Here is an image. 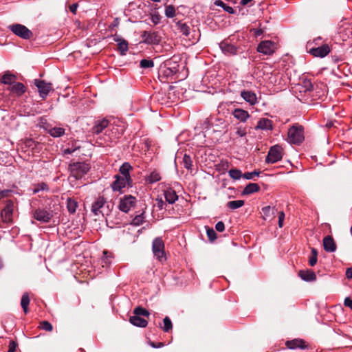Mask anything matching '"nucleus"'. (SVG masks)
Segmentation results:
<instances>
[{"instance_id": "f257e3e1", "label": "nucleus", "mask_w": 352, "mask_h": 352, "mask_svg": "<svg viewBox=\"0 0 352 352\" xmlns=\"http://www.w3.org/2000/svg\"><path fill=\"white\" fill-rule=\"evenodd\" d=\"M305 139L304 128L301 125H293L287 133V140L290 144H300Z\"/></svg>"}, {"instance_id": "f03ea898", "label": "nucleus", "mask_w": 352, "mask_h": 352, "mask_svg": "<svg viewBox=\"0 0 352 352\" xmlns=\"http://www.w3.org/2000/svg\"><path fill=\"white\" fill-rule=\"evenodd\" d=\"M89 169L90 166L86 162H74L69 165L71 175L76 179H80L87 174Z\"/></svg>"}, {"instance_id": "7ed1b4c3", "label": "nucleus", "mask_w": 352, "mask_h": 352, "mask_svg": "<svg viewBox=\"0 0 352 352\" xmlns=\"http://www.w3.org/2000/svg\"><path fill=\"white\" fill-rule=\"evenodd\" d=\"M114 177L115 180L111 185V187L113 191L122 192L123 188L132 186L133 181L131 177H122V176L116 175Z\"/></svg>"}, {"instance_id": "20e7f679", "label": "nucleus", "mask_w": 352, "mask_h": 352, "mask_svg": "<svg viewBox=\"0 0 352 352\" xmlns=\"http://www.w3.org/2000/svg\"><path fill=\"white\" fill-rule=\"evenodd\" d=\"M9 30L15 35L23 39H30L32 37L33 33L23 25L16 23L9 25Z\"/></svg>"}, {"instance_id": "39448f33", "label": "nucleus", "mask_w": 352, "mask_h": 352, "mask_svg": "<svg viewBox=\"0 0 352 352\" xmlns=\"http://www.w3.org/2000/svg\"><path fill=\"white\" fill-rule=\"evenodd\" d=\"M152 250L154 256L160 262L166 260L164 243L160 237H157L153 241Z\"/></svg>"}, {"instance_id": "423d86ee", "label": "nucleus", "mask_w": 352, "mask_h": 352, "mask_svg": "<svg viewBox=\"0 0 352 352\" xmlns=\"http://www.w3.org/2000/svg\"><path fill=\"white\" fill-rule=\"evenodd\" d=\"M283 158V148L279 145H274L270 148L265 159L267 164L276 163Z\"/></svg>"}, {"instance_id": "0eeeda50", "label": "nucleus", "mask_w": 352, "mask_h": 352, "mask_svg": "<svg viewBox=\"0 0 352 352\" xmlns=\"http://www.w3.org/2000/svg\"><path fill=\"white\" fill-rule=\"evenodd\" d=\"M34 85L37 87L39 96L43 100H45L48 96L49 93L53 91L52 83L46 82L45 80L40 79H35L34 80Z\"/></svg>"}, {"instance_id": "6e6552de", "label": "nucleus", "mask_w": 352, "mask_h": 352, "mask_svg": "<svg viewBox=\"0 0 352 352\" xmlns=\"http://www.w3.org/2000/svg\"><path fill=\"white\" fill-rule=\"evenodd\" d=\"M106 200L103 197H99L92 204L91 206V212L96 215L102 216L107 215L109 210L105 209L106 206Z\"/></svg>"}, {"instance_id": "1a4fd4ad", "label": "nucleus", "mask_w": 352, "mask_h": 352, "mask_svg": "<svg viewBox=\"0 0 352 352\" xmlns=\"http://www.w3.org/2000/svg\"><path fill=\"white\" fill-rule=\"evenodd\" d=\"M136 199L132 195H125L120 199L118 208L122 212L127 213L129 210L135 207Z\"/></svg>"}, {"instance_id": "9d476101", "label": "nucleus", "mask_w": 352, "mask_h": 352, "mask_svg": "<svg viewBox=\"0 0 352 352\" xmlns=\"http://www.w3.org/2000/svg\"><path fill=\"white\" fill-rule=\"evenodd\" d=\"M33 217L42 223H48L53 217V212L50 210L38 208L34 210Z\"/></svg>"}, {"instance_id": "9b49d317", "label": "nucleus", "mask_w": 352, "mask_h": 352, "mask_svg": "<svg viewBox=\"0 0 352 352\" xmlns=\"http://www.w3.org/2000/svg\"><path fill=\"white\" fill-rule=\"evenodd\" d=\"M275 49L276 43L271 41H263L261 42L257 47V51L265 55L272 54Z\"/></svg>"}, {"instance_id": "f8f14e48", "label": "nucleus", "mask_w": 352, "mask_h": 352, "mask_svg": "<svg viewBox=\"0 0 352 352\" xmlns=\"http://www.w3.org/2000/svg\"><path fill=\"white\" fill-rule=\"evenodd\" d=\"M179 71V64L177 61L170 59L164 63V67L162 73L164 76L168 77L177 73Z\"/></svg>"}, {"instance_id": "ddd939ff", "label": "nucleus", "mask_w": 352, "mask_h": 352, "mask_svg": "<svg viewBox=\"0 0 352 352\" xmlns=\"http://www.w3.org/2000/svg\"><path fill=\"white\" fill-rule=\"evenodd\" d=\"M141 36L143 42L148 45H157L160 42V37L156 32H142Z\"/></svg>"}, {"instance_id": "4468645a", "label": "nucleus", "mask_w": 352, "mask_h": 352, "mask_svg": "<svg viewBox=\"0 0 352 352\" xmlns=\"http://www.w3.org/2000/svg\"><path fill=\"white\" fill-rule=\"evenodd\" d=\"M219 47L222 52L228 56H234L238 53V47L230 43L228 39H226L219 43Z\"/></svg>"}, {"instance_id": "2eb2a0df", "label": "nucleus", "mask_w": 352, "mask_h": 352, "mask_svg": "<svg viewBox=\"0 0 352 352\" xmlns=\"http://www.w3.org/2000/svg\"><path fill=\"white\" fill-rule=\"evenodd\" d=\"M14 210V203L11 200L6 201L5 208L1 210V214L3 221L9 222L12 219V216Z\"/></svg>"}, {"instance_id": "dca6fc26", "label": "nucleus", "mask_w": 352, "mask_h": 352, "mask_svg": "<svg viewBox=\"0 0 352 352\" xmlns=\"http://www.w3.org/2000/svg\"><path fill=\"white\" fill-rule=\"evenodd\" d=\"M241 97L249 104L253 106L258 103L256 94L250 90H243L241 91Z\"/></svg>"}, {"instance_id": "f3484780", "label": "nucleus", "mask_w": 352, "mask_h": 352, "mask_svg": "<svg viewBox=\"0 0 352 352\" xmlns=\"http://www.w3.org/2000/svg\"><path fill=\"white\" fill-rule=\"evenodd\" d=\"M330 47L328 45L324 44L318 47L310 50V54L315 57L323 58L330 52Z\"/></svg>"}, {"instance_id": "a211bd4d", "label": "nucleus", "mask_w": 352, "mask_h": 352, "mask_svg": "<svg viewBox=\"0 0 352 352\" xmlns=\"http://www.w3.org/2000/svg\"><path fill=\"white\" fill-rule=\"evenodd\" d=\"M324 250L327 252H334L336 250L337 246L333 238L327 235L323 239Z\"/></svg>"}, {"instance_id": "6ab92c4d", "label": "nucleus", "mask_w": 352, "mask_h": 352, "mask_svg": "<svg viewBox=\"0 0 352 352\" xmlns=\"http://www.w3.org/2000/svg\"><path fill=\"white\" fill-rule=\"evenodd\" d=\"M109 125V120L103 118L96 121L95 124L91 128V132L94 134H100Z\"/></svg>"}, {"instance_id": "aec40b11", "label": "nucleus", "mask_w": 352, "mask_h": 352, "mask_svg": "<svg viewBox=\"0 0 352 352\" xmlns=\"http://www.w3.org/2000/svg\"><path fill=\"white\" fill-rule=\"evenodd\" d=\"M232 114L236 119L242 122H245L247 120L250 118V114L248 111L240 108L235 109L232 111Z\"/></svg>"}, {"instance_id": "412c9836", "label": "nucleus", "mask_w": 352, "mask_h": 352, "mask_svg": "<svg viewBox=\"0 0 352 352\" xmlns=\"http://www.w3.org/2000/svg\"><path fill=\"white\" fill-rule=\"evenodd\" d=\"M255 129L271 131L273 129L272 121L268 118H261L258 121Z\"/></svg>"}, {"instance_id": "4be33fe9", "label": "nucleus", "mask_w": 352, "mask_h": 352, "mask_svg": "<svg viewBox=\"0 0 352 352\" xmlns=\"http://www.w3.org/2000/svg\"><path fill=\"white\" fill-rule=\"evenodd\" d=\"M164 195L166 201L170 204H174L177 199L178 196L174 189L168 188L164 191Z\"/></svg>"}, {"instance_id": "5701e85b", "label": "nucleus", "mask_w": 352, "mask_h": 352, "mask_svg": "<svg viewBox=\"0 0 352 352\" xmlns=\"http://www.w3.org/2000/svg\"><path fill=\"white\" fill-rule=\"evenodd\" d=\"M8 90L13 93L14 94L20 96L25 92L26 88L23 83L16 82L14 84H13L8 88Z\"/></svg>"}, {"instance_id": "b1692460", "label": "nucleus", "mask_w": 352, "mask_h": 352, "mask_svg": "<svg viewBox=\"0 0 352 352\" xmlns=\"http://www.w3.org/2000/svg\"><path fill=\"white\" fill-rule=\"evenodd\" d=\"M287 348L290 349H304L306 348L304 340L300 339H294L292 340L287 341L285 343Z\"/></svg>"}, {"instance_id": "393cba45", "label": "nucleus", "mask_w": 352, "mask_h": 352, "mask_svg": "<svg viewBox=\"0 0 352 352\" xmlns=\"http://www.w3.org/2000/svg\"><path fill=\"white\" fill-rule=\"evenodd\" d=\"M16 76L12 74L10 71L4 72L3 75L1 78V82L5 85H9L12 86L16 82Z\"/></svg>"}, {"instance_id": "a878e982", "label": "nucleus", "mask_w": 352, "mask_h": 352, "mask_svg": "<svg viewBox=\"0 0 352 352\" xmlns=\"http://www.w3.org/2000/svg\"><path fill=\"white\" fill-rule=\"evenodd\" d=\"M129 322L134 326L138 327H146L148 324L147 320L138 316H132L129 318Z\"/></svg>"}, {"instance_id": "bb28decb", "label": "nucleus", "mask_w": 352, "mask_h": 352, "mask_svg": "<svg viewBox=\"0 0 352 352\" xmlns=\"http://www.w3.org/2000/svg\"><path fill=\"white\" fill-rule=\"evenodd\" d=\"M300 277L305 281H313L316 279V275L311 270H300L299 272Z\"/></svg>"}, {"instance_id": "cd10ccee", "label": "nucleus", "mask_w": 352, "mask_h": 352, "mask_svg": "<svg viewBox=\"0 0 352 352\" xmlns=\"http://www.w3.org/2000/svg\"><path fill=\"white\" fill-rule=\"evenodd\" d=\"M113 40L118 43V50L120 51L121 54H125L129 50L128 42L119 37H114Z\"/></svg>"}, {"instance_id": "c85d7f7f", "label": "nucleus", "mask_w": 352, "mask_h": 352, "mask_svg": "<svg viewBox=\"0 0 352 352\" xmlns=\"http://www.w3.org/2000/svg\"><path fill=\"white\" fill-rule=\"evenodd\" d=\"M260 190V186L256 183H250L242 191L243 195H250Z\"/></svg>"}, {"instance_id": "c756f323", "label": "nucleus", "mask_w": 352, "mask_h": 352, "mask_svg": "<svg viewBox=\"0 0 352 352\" xmlns=\"http://www.w3.org/2000/svg\"><path fill=\"white\" fill-rule=\"evenodd\" d=\"M133 169L131 164L128 162H124L122 164V165L120 167L119 171H120V176H122V177H131L130 175V171Z\"/></svg>"}, {"instance_id": "7c9ffc66", "label": "nucleus", "mask_w": 352, "mask_h": 352, "mask_svg": "<svg viewBox=\"0 0 352 352\" xmlns=\"http://www.w3.org/2000/svg\"><path fill=\"white\" fill-rule=\"evenodd\" d=\"M177 26L178 30L180 31V32L182 33L183 35H184L186 37L190 36V27L186 23H182V21H178L177 23Z\"/></svg>"}, {"instance_id": "2f4dec72", "label": "nucleus", "mask_w": 352, "mask_h": 352, "mask_svg": "<svg viewBox=\"0 0 352 352\" xmlns=\"http://www.w3.org/2000/svg\"><path fill=\"white\" fill-rule=\"evenodd\" d=\"M161 179V175L160 173L156 170L152 171L148 176L146 177V181L148 184H153L157 182H159Z\"/></svg>"}, {"instance_id": "473e14b6", "label": "nucleus", "mask_w": 352, "mask_h": 352, "mask_svg": "<svg viewBox=\"0 0 352 352\" xmlns=\"http://www.w3.org/2000/svg\"><path fill=\"white\" fill-rule=\"evenodd\" d=\"M298 85L301 87L300 89V92L310 91L313 88L311 82L307 79L302 80Z\"/></svg>"}, {"instance_id": "72a5a7b5", "label": "nucleus", "mask_w": 352, "mask_h": 352, "mask_svg": "<svg viewBox=\"0 0 352 352\" xmlns=\"http://www.w3.org/2000/svg\"><path fill=\"white\" fill-rule=\"evenodd\" d=\"M113 255L111 252L107 250L103 251V256L102 258V267H108L111 263V258Z\"/></svg>"}, {"instance_id": "f704fd0d", "label": "nucleus", "mask_w": 352, "mask_h": 352, "mask_svg": "<svg viewBox=\"0 0 352 352\" xmlns=\"http://www.w3.org/2000/svg\"><path fill=\"white\" fill-rule=\"evenodd\" d=\"M78 207V202L72 199L68 198L67 199V208L69 213L74 214L76 211V208Z\"/></svg>"}, {"instance_id": "c9c22d12", "label": "nucleus", "mask_w": 352, "mask_h": 352, "mask_svg": "<svg viewBox=\"0 0 352 352\" xmlns=\"http://www.w3.org/2000/svg\"><path fill=\"white\" fill-rule=\"evenodd\" d=\"M30 304V297L28 293H24L22 295L21 300V305L25 314L28 312V305Z\"/></svg>"}, {"instance_id": "e433bc0d", "label": "nucleus", "mask_w": 352, "mask_h": 352, "mask_svg": "<svg viewBox=\"0 0 352 352\" xmlns=\"http://www.w3.org/2000/svg\"><path fill=\"white\" fill-rule=\"evenodd\" d=\"M245 202L243 200L230 201L227 203V207L231 210H236L242 207Z\"/></svg>"}, {"instance_id": "4c0bfd02", "label": "nucleus", "mask_w": 352, "mask_h": 352, "mask_svg": "<svg viewBox=\"0 0 352 352\" xmlns=\"http://www.w3.org/2000/svg\"><path fill=\"white\" fill-rule=\"evenodd\" d=\"M276 209L273 207V208H271L270 206H265V207H263L262 208V212L263 213V215H264V218L266 219V218H268V217H270L271 216H274L275 212H276Z\"/></svg>"}, {"instance_id": "58836bf2", "label": "nucleus", "mask_w": 352, "mask_h": 352, "mask_svg": "<svg viewBox=\"0 0 352 352\" xmlns=\"http://www.w3.org/2000/svg\"><path fill=\"white\" fill-rule=\"evenodd\" d=\"M145 216L144 212H142L140 214L136 215L131 221V224L135 226L142 225L144 221Z\"/></svg>"}, {"instance_id": "ea45409f", "label": "nucleus", "mask_w": 352, "mask_h": 352, "mask_svg": "<svg viewBox=\"0 0 352 352\" xmlns=\"http://www.w3.org/2000/svg\"><path fill=\"white\" fill-rule=\"evenodd\" d=\"M65 133V129L61 127H54L50 131V134L54 138L62 136Z\"/></svg>"}, {"instance_id": "a19ab883", "label": "nucleus", "mask_w": 352, "mask_h": 352, "mask_svg": "<svg viewBox=\"0 0 352 352\" xmlns=\"http://www.w3.org/2000/svg\"><path fill=\"white\" fill-rule=\"evenodd\" d=\"M183 166L188 170H191L192 167V160L190 155L185 154L182 160Z\"/></svg>"}, {"instance_id": "79ce46f5", "label": "nucleus", "mask_w": 352, "mask_h": 352, "mask_svg": "<svg viewBox=\"0 0 352 352\" xmlns=\"http://www.w3.org/2000/svg\"><path fill=\"white\" fill-rule=\"evenodd\" d=\"M318 261V251L316 248H311V256L309 260V264L311 266H314Z\"/></svg>"}, {"instance_id": "37998d69", "label": "nucleus", "mask_w": 352, "mask_h": 352, "mask_svg": "<svg viewBox=\"0 0 352 352\" xmlns=\"http://www.w3.org/2000/svg\"><path fill=\"white\" fill-rule=\"evenodd\" d=\"M163 322H164V326L162 327V329L164 330V331L168 332L170 330L172 329L173 324H172V322H171L170 319L169 318V317L166 316L164 318Z\"/></svg>"}, {"instance_id": "c03bdc74", "label": "nucleus", "mask_w": 352, "mask_h": 352, "mask_svg": "<svg viewBox=\"0 0 352 352\" xmlns=\"http://www.w3.org/2000/svg\"><path fill=\"white\" fill-rule=\"evenodd\" d=\"M228 173L230 177L233 179H239L243 177L241 171L236 168L230 170Z\"/></svg>"}, {"instance_id": "a18cd8bd", "label": "nucleus", "mask_w": 352, "mask_h": 352, "mask_svg": "<svg viewBox=\"0 0 352 352\" xmlns=\"http://www.w3.org/2000/svg\"><path fill=\"white\" fill-rule=\"evenodd\" d=\"M165 15L168 18H173L175 16V8L172 5L166 6Z\"/></svg>"}, {"instance_id": "49530a36", "label": "nucleus", "mask_w": 352, "mask_h": 352, "mask_svg": "<svg viewBox=\"0 0 352 352\" xmlns=\"http://www.w3.org/2000/svg\"><path fill=\"white\" fill-rule=\"evenodd\" d=\"M133 314H134V316H138L140 317V316H148L149 312L146 309H145L141 307H138L134 309Z\"/></svg>"}, {"instance_id": "de8ad7c7", "label": "nucleus", "mask_w": 352, "mask_h": 352, "mask_svg": "<svg viewBox=\"0 0 352 352\" xmlns=\"http://www.w3.org/2000/svg\"><path fill=\"white\" fill-rule=\"evenodd\" d=\"M140 65L142 68H151L154 66V62L153 60L142 59L140 60Z\"/></svg>"}, {"instance_id": "09e8293b", "label": "nucleus", "mask_w": 352, "mask_h": 352, "mask_svg": "<svg viewBox=\"0 0 352 352\" xmlns=\"http://www.w3.org/2000/svg\"><path fill=\"white\" fill-rule=\"evenodd\" d=\"M206 233L210 241H214L217 239V234L213 228H207Z\"/></svg>"}, {"instance_id": "8fccbe9b", "label": "nucleus", "mask_w": 352, "mask_h": 352, "mask_svg": "<svg viewBox=\"0 0 352 352\" xmlns=\"http://www.w3.org/2000/svg\"><path fill=\"white\" fill-rule=\"evenodd\" d=\"M40 327L42 329L47 331H52L53 329V327H52V324L46 320L42 321L40 323Z\"/></svg>"}, {"instance_id": "3c124183", "label": "nucleus", "mask_w": 352, "mask_h": 352, "mask_svg": "<svg viewBox=\"0 0 352 352\" xmlns=\"http://www.w3.org/2000/svg\"><path fill=\"white\" fill-rule=\"evenodd\" d=\"M260 173H261L260 171H256V170H254L252 172H247L243 175V177L246 179H252L255 176H257V177L259 176Z\"/></svg>"}, {"instance_id": "603ef678", "label": "nucleus", "mask_w": 352, "mask_h": 352, "mask_svg": "<svg viewBox=\"0 0 352 352\" xmlns=\"http://www.w3.org/2000/svg\"><path fill=\"white\" fill-rule=\"evenodd\" d=\"M48 187L47 185L45 183H40L38 184L36 187L33 190L34 193H37L41 190H47Z\"/></svg>"}, {"instance_id": "864d4df0", "label": "nucleus", "mask_w": 352, "mask_h": 352, "mask_svg": "<svg viewBox=\"0 0 352 352\" xmlns=\"http://www.w3.org/2000/svg\"><path fill=\"white\" fill-rule=\"evenodd\" d=\"M285 219V213L283 211H280L278 213V227L282 228L283 226V221Z\"/></svg>"}, {"instance_id": "5fc2aeb1", "label": "nucleus", "mask_w": 352, "mask_h": 352, "mask_svg": "<svg viewBox=\"0 0 352 352\" xmlns=\"http://www.w3.org/2000/svg\"><path fill=\"white\" fill-rule=\"evenodd\" d=\"M161 16L159 14H154L151 16V21L157 25L160 22Z\"/></svg>"}, {"instance_id": "6e6d98bb", "label": "nucleus", "mask_w": 352, "mask_h": 352, "mask_svg": "<svg viewBox=\"0 0 352 352\" xmlns=\"http://www.w3.org/2000/svg\"><path fill=\"white\" fill-rule=\"evenodd\" d=\"M215 229L218 232H223L225 230V225L223 221H218L215 225Z\"/></svg>"}, {"instance_id": "4d7b16f0", "label": "nucleus", "mask_w": 352, "mask_h": 352, "mask_svg": "<svg viewBox=\"0 0 352 352\" xmlns=\"http://www.w3.org/2000/svg\"><path fill=\"white\" fill-rule=\"evenodd\" d=\"M17 347V344L14 341H10L9 343V349L8 352H15Z\"/></svg>"}, {"instance_id": "13d9d810", "label": "nucleus", "mask_w": 352, "mask_h": 352, "mask_svg": "<svg viewBox=\"0 0 352 352\" xmlns=\"http://www.w3.org/2000/svg\"><path fill=\"white\" fill-rule=\"evenodd\" d=\"M236 133L240 137H244L247 134L246 129L245 128L239 127Z\"/></svg>"}, {"instance_id": "bf43d9fd", "label": "nucleus", "mask_w": 352, "mask_h": 352, "mask_svg": "<svg viewBox=\"0 0 352 352\" xmlns=\"http://www.w3.org/2000/svg\"><path fill=\"white\" fill-rule=\"evenodd\" d=\"M78 7V4L77 3H73L69 6V9L71 12L74 14H76L77 8Z\"/></svg>"}, {"instance_id": "052dcab7", "label": "nucleus", "mask_w": 352, "mask_h": 352, "mask_svg": "<svg viewBox=\"0 0 352 352\" xmlns=\"http://www.w3.org/2000/svg\"><path fill=\"white\" fill-rule=\"evenodd\" d=\"M223 10L227 12L229 14H234L235 13V10H234L233 8H232L231 6L227 5L226 3L225 6L223 8Z\"/></svg>"}, {"instance_id": "680f3d73", "label": "nucleus", "mask_w": 352, "mask_h": 352, "mask_svg": "<svg viewBox=\"0 0 352 352\" xmlns=\"http://www.w3.org/2000/svg\"><path fill=\"white\" fill-rule=\"evenodd\" d=\"M344 306L349 307L351 309H352V299H351L349 297H346L344 299Z\"/></svg>"}, {"instance_id": "e2e57ef3", "label": "nucleus", "mask_w": 352, "mask_h": 352, "mask_svg": "<svg viewBox=\"0 0 352 352\" xmlns=\"http://www.w3.org/2000/svg\"><path fill=\"white\" fill-rule=\"evenodd\" d=\"M11 192L10 190H0V198L8 197Z\"/></svg>"}, {"instance_id": "0e129e2a", "label": "nucleus", "mask_w": 352, "mask_h": 352, "mask_svg": "<svg viewBox=\"0 0 352 352\" xmlns=\"http://www.w3.org/2000/svg\"><path fill=\"white\" fill-rule=\"evenodd\" d=\"M150 345L153 348H160L164 346V344L163 342H158L157 344H155V342H150Z\"/></svg>"}, {"instance_id": "69168bd1", "label": "nucleus", "mask_w": 352, "mask_h": 352, "mask_svg": "<svg viewBox=\"0 0 352 352\" xmlns=\"http://www.w3.org/2000/svg\"><path fill=\"white\" fill-rule=\"evenodd\" d=\"M252 31L254 32V34L256 36H259L263 33V30L262 29H253Z\"/></svg>"}, {"instance_id": "338daca9", "label": "nucleus", "mask_w": 352, "mask_h": 352, "mask_svg": "<svg viewBox=\"0 0 352 352\" xmlns=\"http://www.w3.org/2000/svg\"><path fill=\"white\" fill-rule=\"evenodd\" d=\"M346 276L347 278H352V267H349L346 269Z\"/></svg>"}, {"instance_id": "774afa93", "label": "nucleus", "mask_w": 352, "mask_h": 352, "mask_svg": "<svg viewBox=\"0 0 352 352\" xmlns=\"http://www.w3.org/2000/svg\"><path fill=\"white\" fill-rule=\"evenodd\" d=\"M214 5L223 8L225 6L226 3L223 1H222L221 0H217L214 2Z\"/></svg>"}]
</instances>
